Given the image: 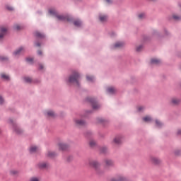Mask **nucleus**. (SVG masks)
<instances>
[{
    "mask_svg": "<svg viewBox=\"0 0 181 181\" xmlns=\"http://www.w3.org/2000/svg\"><path fill=\"white\" fill-rule=\"evenodd\" d=\"M48 13L51 16L56 18L57 21H59V22H71V18H70V16L59 14L55 8H49L48 10Z\"/></svg>",
    "mask_w": 181,
    "mask_h": 181,
    "instance_id": "1",
    "label": "nucleus"
},
{
    "mask_svg": "<svg viewBox=\"0 0 181 181\" xmlns=\"http://www.w3.org/2000/svg\"><path fill=\"white\" fill-rule=\"evenodd\" d=\"M79 78L80 74H78L77 72H75L69 77L68 83L69 84H73L74 86L78 87V86H80V81H78Z\"/></svg>",
    "mask_w": 181,
    "mask_h": 181,
    "instance_id": "2",
    "label": "nucleus"
},
{
    "mask_svg": "<svg viewBox=\"0 0 181 181\" xmlns=\"http://www.w3.org/2000/svg\"><path fill=\"white\" fill-rule=\"evenodd\" d=\"M89 166H90V168H93V169H95L97 172V173H98L99 175L101 173L100 172V163L95 160H90L89 161Z\"/></svg>",
    "mask_w": 181,
    "mask_h": 181,
    "instance_id": "3",
    "label": "nucleus"
},
{
    "mask_svg": "<svg viewBox=\"0 0 181 181\" xmlns=\"http://www.w3.org/2000/svg\"><path fill=\"white\" fill-rule=\"evenodd\" d=\"M57 149L62 151H67V149H69V146L63 141L58 142L57 144Z\"/></svg>",
    "mask_w": 181,
    "mask_h": 181,
    "instance_id": "4",
    "label": "nucleus"
},
{
    "mask_svg": "<svg viewBox=\"0 0 181 181\" xmlns=\"http://www.w3.org/2000/svg\"><path fill=\"white\" fill-rule=\"evenodd\" d=\"M6 32H8V28L5 26L0 27V40L4 38L5 35H6Z\"/></svg>",
    "mask_w": 181,
    "mask_h": 181,
    "instance_id": "5",
    "label": "nucleus"
},
{
    "mask_svg": "<svg viewBox=\"0 0 181 181\" xmlns=\"http://www.w3.org/2000/svg\"><path fill=\"white\" fill-rule=\"evenodd\" d=\"M103 163L105 166L110 168V166H114V161L111 159L106 158L103 160Z\"/></svg>",
    "mask_w": 181,
    "mask_h": 181,
    "instance_id": "6",
    "label": "nucleus"
},
{
    "mask_svg": "<svg viewBox=\"0 0 181 181\" xmlns=\"http://www.w3.org/2000/svg\"><path fill=\"white\" fill-rule=\"evenodd\" d=\"M74 122L78 127H83L86 125V122L83 119H74Z\"/></svg>",
    "mask_w": 181,
    "mask_h": 181,
    "instance_id": "7",
    "label": "nucleus"
},
{
    "mask_svg": "<svg viewBox=\"0 0 181 181\" xmlns=\"http://www.w3.org/2000/svg\"><path fill=\"white\" fill-rule=\"evenodd\" d=\"M151 162L153 163V165H159L160 163V160L157 157L151 156L150 158Z\"/></svg>",
    "mask_w": 181,
    "mask_h": 181,
    "instance_id": "8",
    "label": "nucleus"
},
{
    "mask_svg": "<svg viewBox=\"0 0 181 181\" xmlns=\"http://www.w3.org/2000/svg\"><path fill=\"white\" fill-rule=\"evenodd\" d=\"M25 52V48L23 47L18 48L16 51L13 52L14 56H19V54H22Z\"/></svg>",
    "mask_w": 181,
    "mask_h": 181,
    "instance_id": "9",
    "label": "nucleus"
},
{
    "mask_svg": "<svg viewBox=\"0 0 181 181\" xmlns=\"http://www.w3.org/2000/svg\"><path fill=\"white\" fill-rule=\"evenodd\" d=\"M124 45H125V43H124L123 42H117L115 44L114 48L121 49V47H124Z\"/></svg>",
    "mask_w": 181,
    "mask_h": 181,
    "instance_id": "10",
    "label": "nucleus"
},
{
    "mask_svg": "<svg viewBox=\"0 0 181 181\" xmlns=\"http://www.w3.org/2000/svg\"><path fill=\"white\" fill-rule=\"evenodd\" d=\"M39 151V147L36 146H31L30 147V153H36V152H38Z\"/></svg>",
    "mask_w": 181,
    "mask_h": 181,
    "instance_id": "11",
    "label": "nucleus"
},
{
    "mask_svg": "<svg viewBox=\"0 0 181 181\" xmlns=\"http://www.w3.org/2000/svg\"><path fill=\"white\" fill-rule=\"evenodd\" d=\"M107 19H108V16L107 15H104V14L99 15V21H100L101 22H107Z\"/></svg>",
    "mask_w": 181,
    "mask_h": 181,
    "instance_id": "12",
    "label": "nucleus"
},
{
    "mask_svg": "<svg viewBox=\"0 0 181 181\" xmlns=\"http://www.w3.org/2000/svg\"><path fill=\"white\" fill-rule=\"evenodd\" d=\"M90 103H92L93 110H98L100 108V105H98L97 102L94 101V100L91 99Z\"/></svg>",
    "mask_w": 181,
    "mask_h": 181,
    "instance_id": "13",
    "label": "nucleus"
},
{
    "mask_svg": "<svg viewBox=\"0 0 181 181\" xmlns=\"http://www.w3.org/2000/svg\"><path fill=\"white\" fill-rule=\"evenodd\" d=\"M47 117L49 118H54L56 117V113L53 112V110L47 111Z\"/></svg>",
    "mask_w": 181,
    "mask_h": 181,
    "instance_id": "14",
    "label": "nucleus"
},
{
    "mask_svg": "<svg viewBox=\"0 0 181 181\" xmlns=\"http://www.w3.org/2000/svg\"><path fill=\"white\" fill-rule=\"evenodd\" d=\"M47 156L48 158H56V156H57V153L54 151H48Z\"/></svg>",
    "mask_w": 181,
    "mask_h": 181,
    "instance_id": "15",
    "label": "nucleus"
},
{
    "mask_svg": "<svg viewBox=\"0 0 181 181\" xmlns=\"http://www.w3.org/2000/svg\"><path fill=\"white\" fill-rule=\"evenodd\" d=\"M171 103L173 105H177V104L180 103V100L176 98H174L171 100Z\"/></svg>",
    "mask_w": 181,
    "mask_h": 181,
    "instance_id": "16",
    "label": "nucleus"
},
{
    "mask_svg": "<svg viewBox=\"0 0 181 181\" xmlns=\"http://www.w3.org/2000/svg\"><path fill=\"white\" fill-rule=\"evenodd\" d=\"M151 64H159L160 63V60L156 58L151 59Z\"/></svg>",
    "mask_w": 181,
    "mask_h": 181,
    "instance_id": "17",
    "label": "nucleus"
},
{
    "mask_svg": "<svg viewBox=\"0 0 181 181\" xmlns=\"http://www.w3.org/2000/svg\"><path fill=\"white\" fill-rule=\"evenodd\" d=\"M10 175H11L12 176H17V175H19V171H18L17 170H11Z\"/></svg>",
    "mask_w": 181,
    "mask_h": 181,
    "instance_id": "18",
    "label": "nucleus"
},
{
    "mask_svg": "<svg viewBox=\"0 0 181 181\" xmlns=\"http://www.w3.org/2000/svg\"><path fill=\"white\" fill-rule=\"evenodd\" d=\"M143 121H144V122H151L152 121V117L149 116H146L143 117Z\"/></svg>",
    "mask_w": 181,
    "mask_h": 181,
    "instance_id": "19",
    "label": "nucleus"
},
{
    "mask_svg": "<svg viewBox=\"0 0 181 181\" xmlns=\"http://www.w3.org/2000/svg\"><path fill=\"white\" fill-rule=\"evenodd\" d=\"M13 28H14L15 30H22V29H23V26H22L19 24L14 25Z\"/></svg>",
    "mask_w": 181,
    "mask_h": 181,
    "instance_id": "20",
    "label": "nucleus"
},
{
    "mask_svg": "<svg viewBox=\"0 0 181 181\" xmlns=\"http://www.w3.org/2000/svg\"><path fill=\"white\" fill-rule=\"evenodd\" d=\"M74 25L75 26H77L78 28L80 27V26H81V25H82L81 21H80V20H76V21H74Z\"/></svg>",
    "mask_w": 181,
    "mask_h": 181,
    "instance_id": "21",
    "label": "nucleus"
},
{
    "mask_svg": "<svg viewBox=\"0 0 181 181\" xmlns=\"http://www.w3.org/2000/svg\"><path fill=\"white\" fill-rule=\"evenodd\" d=\"M13 129L16 134H21L22 132V129H19V127H18L16 125H13Z\"/></svg>",
    "mask_w": 181,
    "mask_h": 181,
    "instance_id": "22",
    "label": "nucleus"
},
{
    "mask_svg": "<svg viewBox=\"0 0 181 181\" xmlns=\"http://www.w3.org/2000/svg\"><path fill=\"white\" fill-rule=\"evenodd\" d=\"M107 93H109V94H114V93H115V88L112 87H109L107 88Z\"/></svg>",
    "mask_w": 181,
    "mask_h": 181,
    "instance_id": "23",
    "label": "nucleus"
},
{
    "mask_svg": "<svg viewBox=\"0 0 181 181\" xmlns=\"http://www.w3.org/2000/svg\"><path fill=\"white\" fill-rule=\"evenodd\" d=\"M39 169H45L46 168V163H40L38 164Z\"/></svg>",
    "mask_w": 181,
    "mask_h": 181,
    "instance_id": "24",
    "label": "nucleus"
},
{
    "mask_svg": "<svg viewBox=\"0 0 181 181\" xmlns=\"http://www.w3.org/2000/svg\"><path fill=\"white\" fill-rule=\"evenodd\" d=\"M89 145L91 148H94V146H95V145H97V143L95 142V141L94 140H90L89 141Z\"/></svg>",
    "mask_w": 181,
    "mask_h": 181,
    "instance_id": "25",
    "label": "nucleus"
},
{
    "mask_svg": "<svg viewBox=\"0 0 181 181\" xmlns=\"http://www.w3.org/2000/svg\"><path fill=\"white\" fill-rule=\"evenodd\" d=\"M156 127H158V128H160V127H162V125H163V123H162V122L156 119Z\"/></svg>",
    "mask_w": 181,
    "mask_h": 181,
    "instance_id": "26",
    "label": "nucleus"
},
{
    "mask_svg": "<svg viewBox=\"0 0 181 181\" xmlns=\"http://www.w3.org/2000/svg\"><path fill=\"white\" fill-rule=\"evenodd\" d=\"M35 36L36 37H43V34H42L40 32H39V31H36L35 33Z\"/></svg>",
    "mask_w": 181,
    "mask_h": 181,
    "instance_id": "27",
    "label": "nucleus"
},
{
    "mask_svg": "<svg viewBox=\"0 0 181 181\" xmlns=\"http://www.w3.org/2000/svg\"><path fill=\"white\" fill-rule=\"evenodd\" d=\"M1 78H3V80H9V76L5 74H1Z\"/></svg>",
    "mask_w": 181,
    "mask_h": 181,
    "instance_id": "28",
    "label": "nucleus"
},
{
    "mask_svg": "<svg viewBox=\"0 0 181 181\" xmlns=\"http://www.w3.org/2000/svg\"><path fill=\"white\" fill-rule=\"evenodd\" d=\"M114 142H115V144H118L121 142V139H119V137H116L114 139Z\"/></svg>",
    "mask_w": 181,
    "mask_h": 181,
    "instance_id": "29",
    "label": "nucleus"
},
{
    "mask_svg": "<svg viewBox=\"0 0 181 181\" xmlns=\"http://www.w3.org/2000/svg\"><path fill=\"white\" fill-rule=\"evenodd\" d=\"M86 79L88 81H94V76H87Z\"/></svg>",
    "mask_w": 181,
    "mask_h": 181,
    "instance_id": "30",
    "label": "nucleus"
},
{
    "mask_svg": "<svg viewBox=\"0 0 181 181\" xmlns=\"http://www.w3.org/2000/svg\"><path fill=\"white\" fill-rule=\"evenodd\" d=\"M107 147H102V148H100L101 153H105L107 152Z\"/></svg>",
    "mask_w": 181,
    "mask_h": 181,
    "instance_id": "31",
    "label": "nucleus"
},
{
    "mask_svg": "<svg viewBox=\"0 0 181 181\" xmlns=\"http://www.w3.org/2000/svg\"><path fill=\"white\" fill-rule=\"evenodd\" d=\"M173 19H175V21H180V19H181V17H180V16H176V15H173Z\"/></svg>",
    "mask_w": 181,
    "mask_h": 181,
    "instance_id": "32",
    "label": "nucleus"
},
{
    "mask_svg": "<svg viewBox=\"0 0 181 181\" xmlns=\"http://www.w3.org/2000/svg\"><path fill=\"white\" fill-rule=\"evenodd\" d=\"M115 181H124V177L119 176L115 180Z\"/></svg>",
    "mask_w": 181,
    "mask_h": 181,
    "instance_id": "33",
    "label": "nucleus"
},
{
    "mask_svg": "<svg viewBox=\"0 0 181 181\" xmlns=\"http://www.w3.org/2000/svg\"><path fill=\"white\" fill-rule=\"evenodd\" d=\"M1 62H6L8 60V57H0Z\"/></svg>",
    "mask_w": 181,
    "mask_h": 181,
    "instance_id": "34",
    "label": "nucleus"
},
{
    "mask_svg": "<svg viewBox=\"0 0 181 181\" xmlns=\"http://www.w3.org/2000/svg\"><path fill=\"white\" fill-rule=\"evenodd\" d=\"M25 83H30L32 81V78H29V77H26L24 78Z\"/></svg>",
    "mask_w": 181,
    "mask_h": 181,
    "instance_id": "35",
    "label": "nucleus"
},
{
    "mask_svg": "<svg viewBox=\"0 0 181 181\" xmlns=\"http://www.w3.org/2000/svg\"><path fill=\"white\" fill-rule=\"evenodd\" d=\"M139 19H144L145 18V13H140L138 16Z\"/></svg>",
    "mask_w": 181,
    "mask_h": 181,
    "instance_id": "36",
    "label": "nucleus"
},
{
    "mask_svg": "<svg viewBox=\"0 0 181 181\" xmlns=\"http://www.w3.org/2000/svg\"><path fill=\"white\" fill-rule=\"evenodd\" d=\"M6 8L8 9V11H13V7L11 6H6Z\"/></svg>",
    "mask_w": 181,
    "mask_h": 181,
    "instance_id": "37",
    "label": "nucleus"
},
{
    "mask_svg": "<svg viewBox=\"0 0 181 181\" xmlns=\"http://www.w3.org/2000/svg\"><path fill=\"white\" fill-rule=\"evenodd\" d=\"M141 49H142V45H139V47H136V52H141Z\"/></svg>",
    "mask_w": 181,
    "mask_h": 181,
    "instance_id": "38",
    "label": "nucleus"
},
{
    "mask_svg": "<svg viewBox=\"0 0 181 181\" xmlns=\"http://www.w3.org/2000/svg\"><path fill=\"white\" fill-rule=\"evenodd\" d=\"M26 60H27V62L28 63H32L33 62V58H27Z\"/></svg>",
    "mask_w": 181,
    "mask_h": 181,
    "instance_id": "39",
    "label": "nucleus"
},
{
    "mask_svg": "<svg viewBox=\"0 0 181 181\" xmlns=\"http://www.w3.org/2000/svg\"><path fill=\"white\" fill-rule=\"evenodd\" d=\"M30 181H39V178L37 177H33L30 180Z\"/></svg>",
    "mask_w": 181,
    "mask_h": 181,
    "instance_id": "40",
    "label": "nucleus"
},
{
    "mask_svg": "<svg viewBox=\"0 0 181 181\" xmlns=\"http://www.w3.org/2000/svg\"><path fill=\"white\" fill-rule=\"evenodd\" d=\"M4 104V98H2V96L0 95V105Z\"/></svg>",
    "mask_w": 181,
    "mask_h": 181,
    "instance_id": "41",
    "label": "nucleus"
},
{
    "mask_svg": "<svg viewBox=\"0 0 181 181\" xmlns=\"http://www.w3.org/2000/svg\"><path fill=\"white\" fill-rule=\"evenodd\" d=\"M144 106H139V107H138V111H142L143 110H144Z\"/></svg>",
    "mask_w": 181,
    "mask_h": 181,
    "instance_id": "42",
    "label": "nucleus"
},
{
    "mask_svg": "<svg viewBox=\"0 0 181 181\" xmlns=\"http://www.w3.org/2000/svg\"><path fill=\"white\" fill-rule=\"evenodd\" d=\"M43 68H44L43 65L39 64V70H43Z\"/></svg>",
    "mask_w": 181,
    "mask_h": 181,
    "instance_id": "43",
    "label": "nucleus"
},
{
    "mask_svg": "<svg viewBox=\"0 0 181 181\" xmlns=\"http://www.w3.org/2000/svg\"><path fill=\"white\" fill-rule=\"evenodd\" d=\"M105 1L107 2V4H112V0H105Z\"/></svg>",
    "mask_w": 181,
    "mask_h": 181,
    "instance_id": "44",
    "label": "nucleus"
},
{
    "mask_svg": "<svg viewBox=\"0 0 181 181\" xmlns=\"http://www.w3.org/2000/svg\"><path fill=\"white\" fill-rule=\"evenodd\" d=\"M37 54H39V56H42V51L39 50L37 52Z\"/></svg>",
    "mask_w": 181,
    "mask_h": 181,
    "instance_id": "45",
    "label": "nucleus"
},
{
    "mask_svg": "<svg viewBox=\"0 0 181 181\" xmlns=\"http://www.w3.org/2000/svg\"><path fill=\"white\" fill-rule=\"evenodd\" d=\"M177 135H181V129H179V130L177 131Z\"/></svg>",
    "mask_w": 181,
    "mask_h": 181,
    "instance_id": "46",
    "label": "nucleus"
},
{
    "mask_svg": "<svg viewBox=\"0 0 181 181\" xmlns=\"http://www.w3.org/2000/svg\"><path fill=\"white\" fill-rule=\"evenodd\" d=\"M35 46H37V47L40 46V42H37V43H35Z\"/></svg>",
    "mask_w": 181,
    "mask_h": 181,
    "instance_id": "47",
    "label": "nucleus"
},
{
    "mask_svg": "<svg viewBox=\"0 0 181 181\" xmlns=\"http://www.w3.org/2000/svg\"><path fill=\"white\" fill-rule=\"evenodd\" d=\"M99 122H104V119H99Z\"/></svg>",
    "mask_w": 181,
    "mask_h": 181,
    "instance_id": "48",
    "label": "nucleus"
}]
</instances>
